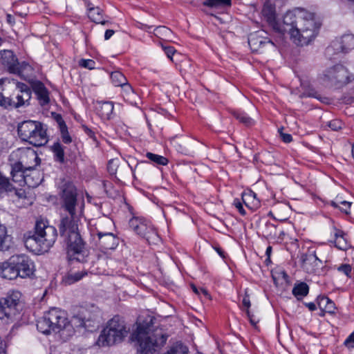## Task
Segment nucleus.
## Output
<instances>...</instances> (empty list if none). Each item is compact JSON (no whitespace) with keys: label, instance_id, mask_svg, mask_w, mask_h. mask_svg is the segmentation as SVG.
I'll list each match as a JSON object with an SVG mask.
<instances>
[{"label":"nucleus","instance_id":"1","mask_svg":"<svg viewBox=\"0 0 354 354\" xmlns=\"http://www.w3.org/2000/svg\"><path fill=\"white\" fill-rule=\"evenodd\" d=\"M262 15L276 32L282 35L288 33L297 46L308 45L315 38L321 26L315 21L314 13L303 9L287 12L282 24H279L275 21V7L269 0L264 3Z\"/></svg>","mask_w":354,"mask_h":354},{"label":"nucleus","instance_id":"2","mask_svg":"<svg viewBox=\"0 0 354 354\" xmlns=\"http://www.w3.org/2000/svg\"><path fill=\"white\" fill-rule=\"evenodd\" d=\"M58 188L61 207L68 212V214H62L58 225L60 237L64 239L78 231V218L76 212L77 193L73 183L68 180H62Z\"/></svg>","mask_w":354,"mask_h":354},{"label":"nucleus","instance_id":"3","mask_svg":"<svg viewBox=\"0 0 354 354\" xmlns=\"http://www.w3.org/2000/svg\"><path fill=\"white\" fill-rule=\"evenodd\" d=\"M152 319L151 317L145 320L139 317L136 322L137 328L131 334V339L138 344V354H154L166 344L167 335L158 330L151 333Z\"/></svg>","mask_w":354,"mask_h":354},{"label":"nucleus","instance_id":"4","mask_svg":"<svg viewBox=\"0 0 354 354\" xmlns=\"http://www.w3.org/2000/svg\"><path fill=\"white\" fill-rule=\"evenodd\" d=\"M129 329L127 328L122 317L116 315L110 319L102 330L97 339V344L101 346H109L123 341L128 335Z\"/></svg>","mask_w":354,"mask_h":354},{"label":"nucleus","instance_id":"5","mask_svg":"<svg viewBox=\"0 0 354 354\" xmlns=\"http://www.w3.org/2000/svg\"><path fill=\"white\" fill-rule=\"evenodd\" d=\"M19 138L35 147H41L48 142L46 129L38 121L26 120L19 124L17 127Z\"/></svg>","mask_w":354,"mask_h":354},{"label":"nucleus","instance_id":"6","mask_svg":"<svg viewBox=\"0 0 354 354\" xmlns=\"http://www.w3.org/2000/svg\"><path fill=\"white\" fill-rule=\"evenodd\" d=\"M68 323L64 311L52 308L37 321V328L41 333L49 334L51 331L59 332L66 326Z\"/></svg>","mask_w":354,"mask_h":354},{"label":"nucleus","instance_id":"7","mask_svg":"<svg viewBox=\"0 0 354 354\" xmlns=\"http://www.w3.org/2000/svg\"><path fill=\"white\" fill-rule=\"evenodd\" d=\"M21 297L19 291L11 290L0 299V319L6 323L16 319L21 309Z\"/></svg>","mask_w":354,"mask_h":354},{"label":"nucleus","instance_id":"8","mask_svg":"<svg viewBox=\"0 0 354 354\" xmlns=\"http://www.w3.org/2000/svg\"><path fill=\"white\" fill-rule=\"evenodd\" d=\"M267 35L264 30H259L249 35L248 44L252 51L263 53H275L277 50V41H274Z\"/></svg>","mask_w":354,"mask_h":354},{"label":"nucleus","instance_id":"9","mask_svg":"<svg viewBox=\"0 0 354 354\" xmlns=\"http://www.w3.org/2000/svg\"><path fill=\"white\" fill-rule=\"evenodd\" d=\"M100 312L97 308L92 306L91 309L79 306L73 309L71 323L76 327H94V324L99 323L97 320Z\"/></svg>","mask_w":354,"mask_h":354},{"label":"nucleus","instance_id":"10","mask_svg":"<svg viewBox=\"0 0 354 354\" xmlns=\"http://www.w3.org/2000/svg\"><path fill=\"white\" fill-rule=\"evenodd\" d=\"M129 225L135 233L145 239L149 244L159 241L160 237L156 229L144 218L134 216L129 220Z\"/></svg>","mask_w":354,"mask_h":354},{"label":"nucleus","instance_id":"11","mask_svg":"<svg viewBox=\"0 0 354 354\" xmlns=\"http://www.w3.org/2000/svg\"><path fill=\"white\" fill-rule=\"evenodd\" d=\"M348 72L341 64L335 65L327 69L323 75V81L328 86L347 82Z\"/></svg>","mask_w":354,"mask_h":354},{"label":"nucleus","instance_id":"12","mask_svg":"<svg viewBox=\"0 0 354 354\" xmlns=\"http://www.w3.org/2000/svg\"><path fill=\"white\" fill-rule=\"evenodd\" d=\"M35 230H37L39 232L38 236H40L43 239L46 250L48 252L57 239V229L53 226L48 225L47 222L43 220H37L35 223Z\"/></svg>","mask_w":354,"mask_h":354},{"label":"nucleus","instance_id":"13","mask_svg":"<svg viewBox=\"0 0 354 354\" xmlns=\"http://www.w3.org/2000/svg\"><path fill=\"white\" fill-rule=\"evenodd\" d=\"M12 260L15 261V267L19 277L25 279L34 274V262L29 257L25 254L13 255Z\"/></svg>","mask_w":354,"mask_h":354},{"label":"nucleus","instance_id":"14","mask_svg":"<svg viewBox=\"0 0 354 354\" xmlns=\"http://www.w3.org/2000/svg\"><path fill=\"white\" fill-rule=\"evenodd\" d=\"M39 235L37 230L30 231L24 234V245L30 252L36 254L47 252L43 239Z\"/></svg>","mask_w":354,"mask_h":354},{"label":"nucleus","instance_id":"15","mask_svg":"<svg viewBox=\"0 0 354 354\" xmlns=\"http://www.w3.org/2000/svg\"><path fill=\"white\" fill-rule=\"evenodd\" d=\"M354 48V35L346 34L341 37L340 41H333L331 44L327 47L326 53L328 55L338 54L339 53H346Z\"/></svg>","mask_w":354,"mask_h":354},{"label":"nucleus","instance_id":"16","mask_svg":"<svg viewBox=\"0 0 354 354\" xmlns=\"http://www.w3.org/2000/svg\"><path fill=\"white\" fill-rule=\"evenodd\" d=\"M26 156L29 159L32 160L35 164L31 166V171L27 172L25 178V185L29 187H37L42 181L43 178H41L39 171L35 170L34 167L39 164L40 159L33 150L28 149L26 151Z\"/></svg>","mask_w":354,"mask_h":354},{"label":"nucleus","instance_id":"17","mask_svg":"<svg viewBox=\"0 0 354 354\" xmlns=\"http://www.w3.org/2000/svg\"><path fill=\"white\" fill-rule=\"evenodd\" d=\"M93 240L95 245L103 252L106 250H115L119 244V238L113 232L109 234H100V236H94Z\"/></svg>","mask_w":354,"mask_h":354},{"label":"nucleus","instance_id":"18","mask_svg":"<svg viewBox=\"0 0 354 354\" xmlns=\"http://www.w3.org/2000/svg\"><path fill=\"white\" fill-rule=\"evenodd\" d=\"M68 246V253L73 252L75 254H81L85 249V242L83 241L79 230L68 235L63 239Z\"/></svg>","mask_w":354,"mask_h":354},{"label":"nucleus","instance_id":"19","mask_svg":"<svg viewBox=\"0 0 354 354\" xmlns=\"http://www.w3.org/2000/svg\"><path fill=\"white\" fill-rule=\"evenodd\" d=\"M31 89L27 84L18 82L16 90L12 94V97L15 100V108L24 106L26 103L28 104L31 98Z\"/></svg>","mask_w":354,"mask_h":354},{"label":"nucleus","instance_id":"20","mask_svg":"<svg viewBox=\"0 0 354 354\" xmlns=\"http://www.w3.org/2000/svg\"><path fill=\"white\" fill-rule=\"evenodd\" d=\"M30 165H24L22 162H17L12 165L11 175L12 180L20 186L25 185V178L27 172L31 171Z\"/></svg>","mask_w":354,"mask_h":354},{"label":"nucleus","instance_id":"21","mask_svg":"<svg viewBox=\"0 0 354 354\" xmlns=\"http://www.w3.org/2000/svg\"><path fill=\"white\" fill-rule=\"evenodd\" d=\"M15 266L12 256L8 260L0 263V277L8 280H13L19 277Z\"/></svg>","mask_w":354,"mask_h":354},{"label":"nucleus","instance_id":"22","mask_svg":"<svg viewBox=\"0 0 354 354\" xmlns=\"http://www.w3.org/2000/svg\"><path fill=\"white\" fill-rule=\"evenodd\" d=\"M302 267L308 272H313L315 267H319L322 264V261L316 256L315 252H308L301 257Z\"/></svg>","mask_w":354,"mask_h":354},{"label":"nucleus","instance_id":"23","mask_svg":"<svg viewBox=\"0 0 354 354\" xmlns=\"http://www.w3.org/2000/svg\"><path fill=\"white\" fill-rule=\"evenodd\" d=\"M32 89L41 106H44L48 104L50 102L49 92L42 82H37L34 83Z\"/></svg>","mask_w":354,"mask_h":354},{"label":"nucleus","instance_id":"24","mask_svg":"<svg viewBox=\"0 0 354 354\" xmlns=\"http://www.w3.org/2000/svg\"><path fill=\"white\" fill-rule=\"evenodd\" d=\"M0 62L7 66L8 71L10 73L17 62V57L12 50H4L0 52Z\"/></svg>","mask_w":354,"mask_h":354},{"label":"nucleus","instance_id":"25","mask_svg":"<svg viewBox=\"0 0 354 354\" xmlns=\"http://www.w3.org/2000/svg\"><path fill=\"white\" fill-rule=\"evenodd\" d=\"M113 227V222L109 218H104L100 220L98 225L95 227V234H93V236L95 237L100 236V234L101 232L104 234H109L111 232L110 230Z\"/></svg>","mask_w":354,"mask_h":354},{"label":"nucleus","instance_id":"26","mask_svg":"<svg viewBox=\"0 0 354 354\" xmlns=\"http://www.w3.org/2000/svg\"><path fill=\"white\" fill-rule=\"evenodd\" d=\"M99 107L97 108L101 118L106 120L111 118L113 111V103L112 102H99Z\"/></svg>","mask_w":354,"mask_h":354},{"label":"nucleus","instance_id":"27","mask_svg":"<svg viewBox=\"0 0 354 354\" xmlns=\"http://www.w3.org/2000/svg\"><path fill=\"white\" fill-rule=\"evenodd\" d=\"M318 306L324 311L328 313H334L335 310V304L327 297H318Z\"/></svg>","mask_w":354,"mask_h":354},{"label":"nucleus","instance_id":"28","mask_svg":"<svg viewBox=\"0 0 354 354\" xmlns=\"http://www.w3.org/2000/svg\"><path fill=\"white\" fill-rule=\"evenodd\" d=\"M309 291L308 286L304 283L301 282L298 284L295 285L292 288V295L298 299H301L303 297L306 296Z\"/></svg>","mask_w":354,"mask_h":354},{"label":"nucleus","instance_id":"29","mask_svg":"<svg viewBox=\"0 0 354 354\" xmlns=\"http://www.w3.org/2000/svg\"><path fill=\"white\" fill-rule=\"evenodd\" d=\"M88 17L95 23L106 24L107 21L103 20L102 10L99 7H93L88 8Z\"/></svg>","mask_w":354,"mask_h":354},{"label":"nucleus","instance_id":"30","mask_svg":"<svg viewBox=\"0 0 354 354\" xmlns=\"http://www.w3.org/2000/svg\"><path fill=\"white\" fill-rule=\"evenodd\" d=\"M51 151L54 154V159L55 161L60 163L64 162V148L59 142H55L51 146Z\"/></svg>","mask_w":354,"mask_h":354},{"label":"nucleus","instance_id":"31","mask_svg":"<svg viewBox=\"0 0 354 354\" xmlns=\"http://www.w3.org/2000/svg\"><path fill=\"white\" fill-rule=\"evenodd\" d=\"M129 169V165H127L126 163H122L121 165H119L117 164V161H115L114 160H109V163H108V165H107L108 171L112 176L113 175L116 176L118 169L120 171L122 170V169H126V170L128 171ZM115 177L118 180H120L119 178H117V176H115Z\"/></svg>","mask_w":354,"mask_h":354},{"label":"nucleus","instance_id":"32","mask_svg":"<svg viewBox=\"0 0 354 354\" xmlns=\"http://www.w3.org/2000/svg\"><path fill=\"white\" fill-rule=\"evenodd\" d=\"M31 69V66L26 62H17L14 65L13 70H11L10 73L17 74L20 77L24 76V73Z\"/></svg>","mask_w":354,"mask_h":354},{"label":"nucleus","instance_id":"33","mask_svg":"<svg viewBox=\"0 0 354 354\" xmlns=\"http://www.w3.org/2000/svg\"><path fill=\"white\" fill-rule=\"evenodd\" d=\"M156 35L160 37L161 39L172 41L173 33L172 31L166 26H158L155 29Z\"/></svg>","mask_w":354,"mask_h":354},{"label":"nucleus","instance_id":"34","mask_svg":"<svg viewBox=\"0 0 354 354\" xmlns=\"http://www.w3.org/2000/svg\"><path fill=\"white\" fill-rule=\"evenodd\" d=\"M3 83V80H0V85ZM0 106L4 109L15 108V100L12 97H6L0 93Z\"/></svg>","mask_w":354,"mask_h":354},{"label":"nucleus","instance_id":"35","mask_svg":"<svg viewBox=\"0 0 354 354\" xmlns=\"http://www.w3.org/2000/svg\"><path fill=\"white\" fill-rule=\"evenodd\" d=\"M111 79L112 83L115 86L122 87L124 84H126L128 82L126 77L120 71H114L111 73Z\"/></svg>","mask_w":354,"mask_h":354},{"label":"nucleus","instance_id":"36","mask_svg":"<svg viewBox=\"0 0 354 354\" xmlns=\"http://www.w3.org/2000/svg\"><path fill=\"white\" fill-rule=\"evenodd\" d=\"M123 89V97L124 99L129 102L131 104H136V100H133L132 97H129V95H132L133 97H137V95L135 93L132 87L128 82L124 84L122 87Z\"/></svg>","mask_w":354,"mask_h":354},{"label":"nucleus","instance_id":"37","mask_svg":"<svg viewBox=\"0 0 354 354\" xmlns=\"http://www.w3.org/2000/svg\"><path fill=\"white\" fill-rule=\"evenodd\" d=\"M14 189L9 179L3 176L0 172V194L4 192H12Z\"/></svg>","mask_w":354,"mask_h":354},{"label":"nucleus","instance_id":"38","mask_svg":"<svg viewBox=\"0 0 354 354\" xmlns=\"http://www.w3.org/2000/svg\"><path fill=\"white\" fill-rule=\"evenodd\" d=\"M194 141L189 138H185L182 141V145H179L178 150L181 153H189L193 151V145Z\"/></svg>","mask_w":354,"mask_h":354},{"label":"nucleus","instance_id":"39","mask_svg":"<svg viewBox=\"0 0 354 354\" xmlns=\"http://www.w3.org/2000/svg\"><path fill=\"white\" fill-rule=\"evenodd\" d=\"M336 240H335V245L340 250H345L348 248V244L346 243V239L344 236V234L342 231H338L335 234Z\"/></svg>","mask_w":354,"mask_h":354},{"label":"nucleus","instance_id":"40","mask_svg":"<svg viewBox=\"0 0 354 354\" xmlns=\"http://www.w3.org/2000/svg\"><path fill=\"white\" fill-rule=\"evenodd\" d=\"M146 156L152 162L160 165H167L168 164V159L162 156L157 155L148 152Z\"/></svg>","mask_w":354,"mask_h":354},{"label":"nucleus","instance_id":"41","mask_svg":"<svg viewBox=\"0 0 354 354\" xmlns=\"http://www.w3.org/2000/svg\"><path fill=\"white\" fill-rule=\"evenodd\" d=\"M188 348L181 343H177L172 346L166 354H187Z\"/></svg>","mask_w":354,"mask_h":354},{"label":"nucleus","instance_id":"42","mask_svg":"<svg viewBox=\"0 0 354 354\" xmlns=\"http://www.w3.org/2000/svg\"><path fill=\"white\" fill-rule=\"evenodd\" d=\"M85 274L86 273H84L82 272L70 273L65 278L64 281L66 284H68V285L72 284V283L80 280L84 276Z\"/></svg>","mask_w":354,"mask_h":354},{"label":"nucleus","instance_id":"43","mask_svg":"<svg viewBox=\"0 0 354 354\" xmlns=\"http://www.w3.org/2000/svg\"><path fill=\"white\" fill-rule=\"evenodd\" d=\"M234 115L240 122L244 124L245 126L249 127L254 124L253 120L243 113L234 112Z\"/></svg>","mask_w":354,"mask_h":354},{"label":"nucleus","instance_id":"44","mask_svg":"<svg viewBox=\"0 0 354 354\" xmlns=\"http://www.w3.org/2000/svg\"><path fill=\"white\" fill-rule=\"evenodd\" d=\"M231 0H205L204 5L209 7H221L225 6H230Z\"/></svg>","mask_w":354,"mask_h":354},{"label":"nucleus","instance_id":"45","mask_svg":"<svg viewBox=\"0 0 354 354\" xmlns=\"http://www.w3.org/2000/svg\"><path fill=\"white\" fill-rule=\"evenodd\" d=\"M62 141L66 144H69L72 142V138L68 133L66 125L62 124V127L59 129Z\"/></svg>","mask_w":354,"mask_h":354},{"label":"nucleus","instance_id":"46","mask_svg":"<svg viewBox=\"0 0 354 354\" xmlns=\"http://www.w3.org/2000/svg\"><path fill=\"white\" fill-rule=\"evenodd\" d=\"M79 65L81 67L92 70L95 67V62L92 59H82L79 62Z\"/></svg>","mask_w":354,"mask_h":354},{"label":"nucleus","instance_id":"47","mask_svg":"<svg viewBox=\"0 0 354 354\" xmlns=\"http://www.w3.org/2000/svg\"><path fill=\"white\" fill-rule=\"evenodd\" d=\"M192 290L197 295H200L202 294L205 297L210 299V295L208 291L203 288H197L195 285H192Z\"/></svg>","mask_w":354,"mask_h":354},{"label":"nucleus","instance_id":"48","mask_svg":"<svg viewBox=\"0 0 354 354\" xmlns=\"http://www.w3.org/2000/svg\"><path fill=\"white\" fill-rule=\"evenodd\" d=\"M343 123L339 120H333L328 122V127L333 131H338L342 129Z\"/></svg>","mask_w":354,"mask_h":354},{"label":"nucleus","instance_id":"49","mask_svg":"<svg viewBox=\"0 0 354 354\" xmlns=\"http://www.w3.org/2000/svg\"><path fill=\"white\" fill-rule=\"evenodd\" d=\"M283 127H281L280 129H279L278 131L279 133V135H280V138H281V140L286 142V143H289L292 141V137L290 134L289 133H285L283 132Z\"/></svg>","mask_w":354,"mask_h":354},{"label":"nucleus","instance_id":"50","mask_svg":"<svg viewBox=\"0 0 354 354\" xmlns=\"http://www.w3.org/2000/svg\"><path fill=\"white\" fill-rule=\"evenodd\" d=\"M162 48L167 55V57L172 60V56L176 53V50L173 46H164Z\"/></svg>","mask_w":354,"mask_h":354},{"label":"nucleus","instance_id":"51","mask_svg":"<svg viewBox=\"0 0 354 354\" xmlns=\"http://www.w3.org/2000/svg\"><path fill=\"white\" fill-rule=\"evenodd\" d=\"M337 270L344 273L346 276H349L351 272V267L348 264H342L338 267Z\"/></svg>","mask_w":354,"mask_h":354},{"label":"nucleus","instance_id":"52","mask_svg":"<svg viewBox=\"0 0 354 354\" xmlns=\"http://www.w3.org/2000/svg\"><path fill=\"white\" fill-rule=\"evenodd\" d=\"M245 313H246L247 316L250 320V324L254 327H257V324L259 322V319H257L254 315H252L250 311L248 309L245 310Z\"/></svg>","mask_w":354,"mask_h":354},{"label":"nucleus","instance_id":"53","mask_svg":"<svg viewBox=\"0 0 354 354\" xmlns=\"http://www.w3.org/2000/svg\"><path fill=\"white\" fill-rule=\"evenodd\" d=\"M344 344L348 348L354 347V331L345 340Z\"/></svg>","mask_w":354,"mask_h":354},{"label":"nucleus","instance_id":"54","mask_svg":"<svg viewBox=\"0 0 354 354\" xmlns=\"http://www.w3.org/2000/svg\"><path fill=\"white\" fill-rule=\"evenodd\" d=\"M234 205L241 215H245L246 214V212L244 209L242 203L239 199L234 200Z\"/></svg>","mask_w":354,"mask_h":354},{"label":"nucleus","instance_id":"55","mask_svg":"<svg viewBox=\"0 0 354 354\" xmlns=\"http://www.w3.org/2000/svg\"><path fill=\"white\" fill-rule=\"evenodd\" d=\"M340 203L343 205V207H342L340 209L341 211L344 212L346 214H348L350 213L349 209L351 205V203L346 201H341Z\"/></svg>","mask_w":354,"mask_h":354},{"label":"nucleus","instance_id":"56","mask_svg":"<svg viewBox=\"0 0 354 354\" xmlns=\"http://www.w3.org/2000/svg\"><path fill=\"white\" fill-rule=\"evenodd\" d=\"M82 128L83 129L85 133H86L90 138H93L94 140H96L95 132L91 129L88 128L86 125H82Z\"/></svg>","mask_w":354,"mask_h":354},{"label":"nucleus","instance_id":"57","mask_svg":"<svg viewBox=\"0 0 354 354\" xmlns=\"http://www.w3.org/2000/svg\"><path fill=\"white\" fill-rule=\"evenodd\" d=\"M243 306L244 307L246 308V310H249V308L250 307V299H249V295L247 294V292H245V295L243 299Z\"/></svg>","mask_w":354,"mask_h":354},{"label":"nucleus","instance_id":"58","mask_svg":"<svg viewBox=\"0 0 354 354\" xmlns=\"http://www.w3.org/2000/svg\"><path fill=\"white\" fill-rule=\"evenodd\" d=\"M304 304L310 311H314L317 308L315 304L313 302L305 303Z\"/></svg>","mask_w":354,"mask_h":354},{"label":"nucleus","instance_id":"59","mask_svg":"<svg viewBox=\"0 0 354 354\" xmlns=\"http://www.w3.org/2000/svg\"><path fill=\"white\" fill-rule=\"evenodd\" d=\"M56 120L59 124V129L62 128V124H64V125H66L65 122L64 121V120L62 119V116L60 115H57V118H56Z\"/></svg>","mask_w":354,"mask_h":354},{"label":"nucleus","instance_id":"60","mask_svg":"<svg viewBox=\"0 0 354 354\" xmlns=\"http://www.w3.org/2000/svg\"><path fill=\"white\" fill-rule=\"evenodd\" d=\"M114 34V30H106L104 34V39L106 40L110 39L111 36Z\"/></svg>","mask_w":354,"mask_h":354},{"label":"nucleus","instance_id":"61","mask_svg":"<svg viewBox=\"0 0 354 354\" xmlns=\"http://www.w3.org/2000/svg\"><path fill=\"white\" fill-rule=\"evenodd\" d=\"M7 21L10 24H12L15 23V19H14V17L10 15V14H8L7 15Z\"/></svg>","mask_w":354,"mask_h":354},{"label":"nucleus","instance_id":"62","mask_svg":"<svg viewBox=\"0 0 354 354\" xmlns=\"http://www.w3.org/2000/svg\"><path fill=\"white\" fill-rule=\"evenodd\" d=\"M315 97L319 99L320 101H322L324 103H326V104L329 103V99L326 97H322L319 95V96H315Z\"/></svg>","mask_w":354,"mask_h":354},{"label":"nucleus","instance_id":"63","mask_svg":"<svg viewBox=\"0 0 354 354\" xmlns=\"http://www.w3.org/2000/svg\"><path fill=\"white\" fill-rule=\"evenodd\" d=\"M24 194H25L24 191H23L21 189L16 191V194L17 196H19V197H20V198H22L24 196Z\"/></svg>","mask_w":354,"mask_h":354},{"label":"nucleus","instance_id":"64","mask_svg":"<svg viewBox=\"0 0 354 354\" xmlns=\"http://www.w3.org/2000/svg\"><path fill=\"white\" fill-rule=\"evenodd\" d=\"M216 250L221 257L225 258L224 252L221 248H216Z\"/></svg>","mask_w":354,"mask_h":354}]
</instances>
